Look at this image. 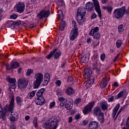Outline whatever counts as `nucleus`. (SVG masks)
Here are the masks:
<instances>
[{
	"instance_id": "nucleus-1",
	"label": "nucleus",
	"mask_w": 129,
	"mask_h": 129,
	"mask_svg": "<svg viewBox=\"0 0 129 129\" xmlns=\"http://www.w3.org/2000/svg\"><path fill=\"white\" fill-rule=\"evenodd\" d=\"M86 15V9L84 7H80L78 9L77 21L79 25H82L84 22L83 17Z\"/></svg>"
},
{
	"instance_id": "nucleus-2",
	"label": "nucleus",
	"mask_w": 129,
	"mask_h": 129,
	"mask_svg": "<svg viewBox=\"0 0 129 129\" xmlns=\"http://www.w3.org/2000/svg\"><path fill=\"white\" fill-rule=\"evenodd\" d=\"M58 122L57 118H50L43 123V127L45 129H52V127H57L58 126Z\"/></svg>"
},
{
	"instance_id": "nucleus-3",
	"label": "nucleus",
	"mask_w": 129,
	"mask_h": 129,
	"mask_svg": "<svg viewBox=\"0 0 129 129\" xmlns=\"http://www.w3.org/2000/svg\"><path fill=\"white\" fill-rule=\"evenodd\" d=\"M125 14V6L115 9L113 13V18L119 20L124 16Z\"/></svg>"
},
{
	"instance_id": "nucleus-4",
	"label": "nucleus",
	"mask_w": 129,
	"mask_h": 129,
	"mask_svg": "<svg viewBox=\"0 0 129 129\" xmlns=\"http://www.w3.org/2000/svg\"><path fill=\"white\" fill-rule=\"evenodd\" d=\"M35 78L36 80L33 83V88H38L44 80V76L41 73H37L35 75Z\"/></svg>"
},
{
	"instance_id": "nucleus-5",
	"label": "nucleus",
	"mask_w": 129,
	"mask_h": 129,
	"mask_svg": "<svg viewBox=\"0 0 129 129\" xmlns=\"http://www.w3.org/2000/svg\"><path fill=\"white\" fill-rule=\"evenodd\" d=\"M18 84V87L20 89H24V88H26L27 86H28V83H29V82L28 80L26 79H20L17 82Z\"/></svg>"
},
{
	"instance_id": "nucleus-6",
	"label": "nucleus",
	"mask_w": 129,
	"mask_h": 129,
	"mask_svg": "<svg viewBox=\"0 0 129 129\" xmlns=\"http://www.w3.org/2000/svg\"><path fill=\"white\" fill-rule=\"evenodd\" d=\"M94 103H95V102L92 101L91 103L88 104V105L86 106L83 110V113L84 114H88V113L91 111V109H92L93 106H94Z\"/></svg>"
},
{
	"instance_id": "nucleus-7",
	"label": "nucleus",
	"mask_w": 129,
	"mask_h": 129,
	"mask_svg": "<svg viewBox=\"0 0 129 129\" xmlns=\"http://www.w3.org/2000/svg\"><path fill=\"white\" fill-rule=\"evenodd\" d=\"M16 12L19 13V14H22V13H24L25 11V3L18 2L16 4Z\"/></svg>"
},
{
	"instance_id": "nucleus-8",
	"label": "nucleus",
	"mask_w": 129,
	"mask_h": 129,
	"mask_svg": "<svg viewBox=\"0 0 129 129\" xmlns=\"http://www.w3.org/2000/svg\"><path fill=\"white\" fill-rule=\"evenodd\" d=\"M50 16V11H46L43 10L39 14L37 15L38 19H43V18H48Z\"/></svg>"
},
{
	"instance_id": "nucleus-9",
	"label": "nucleus",
	"mask_w": 129,
	"mask_h": 129,
	"mask_svg": "<svg viewBox=\"0 0 129 129\" xmlns=\"http://www.w3.org/2000/svg\"><path fill=\"white\" fill-rule=\"evenodd\" d=\"M94 4V8L96 12L97 13L98 17L101 19V10H100V6L99 3L97 0H92Z\"/></svg>"
},
{
	"instance_id": "nucleus-10",
	"label": "nucleus",
	"mask_w": 129,
	"mask_h": 129,
	"mask_svg": "<svg viewBox=\"0 0 129 129\" xmlns=\"http://www.w3.org/2000/svg\"><path fill=\"white\" fill-rule=\"evenodd\" d=\"M78 34V32H77V29L73 28L70 36L71 41H74L76 38H77Z\"/></svg>"
},
{
	"instance_id": "nucleus-11",
	"label": "nucleus",
	"mask_w": 129,
	"mask_h": 129,
	"mask_svg": "<svg viewBox=\"0 0 129 129\" xmlns=\"http://www.w3.org/2000/svg\"><path fill=\"white\" fill-rule=\"evenodd\" d=\"M14 106H15V96H14V95H12L10 105H7L6 107H8L9 111H13Z\"/></svg>"
},
{
	"instance_id": "nucleus-12",
	"label": "nucleus",
	"mask_w": 129,
	"mask_h": 129,
	"mask_svg": "<svg viewBox=\"0 0 129 129\" xmlns=\"http://www.w3.org/2000/svg\"><path fill=\"white\" fill-rule=\"evenodd\" d=\"M35 103L37 105H43L45 104V98L44 97H37Z\"/></svg>"
},
{
	"instance_id": "nucleus-13",
	"label": "nucleus",
	"mask_w": 129,
	"mask_h": 129,
	"mask_svg": "<svg viewBox=\"0 0 129 129\" xmlns=\"http://www.w3.org/2000/svg\"><path fill=\"white\" fill-rule=\"evenodd\" d=\"M65 107L68 110L71 109L73 107V103H72L70 99H66L65 101Z\"/></svg>"
},
{
	"instance_id": "nucleus-14",
	"label": "nucleus",
	"mask_w": 129,
	"mask_h": 129,
	"mask_svg": "<svg viewBox=\"0 0 129 129\" xmlns=\"http://www.w3.org/2000/svg\"><path fill=\"white\" fill-rule=\"evenodd\" d=\"M86 9L88 12L93 11V9H94V4H93L92 2H88L86 4Z\"/></svg>"
},
{
	"instance_id": "nucleus-15",
	"label": "nucleus",
	"mask_w": 129,
	"mask_h": 129,
	"mask_svg": "<svg viewBox=\"0 0 129 129\" xmlns=\"http://www.w3.org/2000/svg\"><path fill=\"white\" fill-rule=\"evenodd\" d=\"M101 113H102V112H101L100 107L97 106L96 107L94 108L93 114L95 116H97Z\"/></svg>"
},
{
	"instance_id": "nucleus-16",
	"label": "nucleus",
	"mask_w": 129,
	"mask_h": 129,
	"mask_svg": "<svg viewBox=\"0 0 129 129\" xmlns=\"http://www.w3.org/2000/svg\"><path fill=\"white\" fill-rule=\"evenodd\" d=\"M90 129H97L98 127V122L96 121H92L89 123Z\"/></svg>"
},
{
	"instance_id": "nucleus-17",
	"label": "nucleus",
	"mask_w": 129,
	"mask_h": 129,
	"mask_svg": "<svg viewBox=\"0 0 129 129\" xmlns=\"http://www.w3.org/2000/svg\"><path fill=\"white\" fill-rule=\"evenodd\" d=\"M97 66H98V59L96 58L94 59V63L92 64V69L93 70H95V69H96V71L99 72L100 70L97 68Z\"/></svg>"
},
{
	"instance_id": "nucleus-18",
	"label": "nucleus",
	"mask_w": 129,
	"mask_h": 129,
	"mask_svg": "<svg viewBox=\"0 0 129 129\" xmlns=\"http://www.w3.org/2000/svg\"><path fill=\"white\" fill-rule=\"evenodd\" d=\"M66 93L67 95H73L75 93V91L71 87H69L66 90Z\"/></svg>"
},
{
	"instance_id": "nucleus-19",
	"label": "nucleus",
	"mask_w": 129,
	"mask_h": 129,
	"mask_svg": "<svg viewBox=\"0 0 129 129\" xmlns=\"http://www.w3.org/2000/svg\"><path fill=\"white\" fill-rule=\"evenodd\" d=\"M18 120V113L11 112V115L10 116V120L16 121Z\"/></svg>"
},
{
	"instance_id": "nucleus-20",
	"label": "nucleus",
	"mask_w": 129,
	"mask_h": 129,
	"mask_svg": "<svg viewBox=\"0 0 129 129\" xmlns=\"http://www.w3.org/2000/svg\"><path fill=\"white\" fill-rule=\"evenodd\" d=\"M119 107H120V104H119V103H118L116 104V105L114 108V109L113 110V112L112 114V116L113 118H114V117H115V115H116V113H117V111H118V109H119Z\"/></svg>"
},
{
	"instance_id": "nucleus-21",
	"label": "nucleus",
	"mask_w": 129,
	"mask_h": 129,
	"mask_svg": "<svg viewBox=\"0 0 129 129\" xmlns=\"http://www.w3.org/2000/svg\"><path fill=\"white\" fill-rule=\"evenodd\" d=\"M98 31H99L98 27H92L89 32L90 36H93L95 33H98Z\"/></svg>"
},
{
	"instance_id": "nucleus-22",
	"label": "nucleus",
	"mask_w": 129,
	"mask_h": 129,
	"mask_svg": "<svg viewBox=\"0 0 129 129\" xmlns=\"http://www.w3.org/2000/svg\"><path fill=\"white\" fill-rule=\"evenodd\" d=\"M44 91L45 88H41L39 89L36 93V96L37 97H44V96H43V94L44 93Z\"/></svg>"
},
{
	"instance_id": "nucleus-23",
	"label": "nucleus",
	"mask_w": 129,
	"mask_h": 129,
	"mask_svg": "<svg viewBox=\"0 0 129 129\" xmlns=\"http://www.w3.org/2000/svg\"><path fill=\"white\" fill-rule=\"evenodd\" d=\"M106 85H107V81L106 80V78H104L102 79V81L100 84V86L101 88H104Z\"/></svg>"
},
{
	"instance_id": "nucleus-24",
	"label": "nucleus",
	"mask_w": 129,
	"mask_h": 129,
	"mask_svg": "<svg viewBox=\"0 0 129 129\" xmlns=\"http://www.w3.org/2000/svg\"><path fill=\"white\" fill-rule=\"evenodd\" d=\"M98 120L100 122V123H102L104 122V114L103 113H101L100 114L98 115Z\"/></svg>"
},
{
	"instance_id": "nucleus-25",
	"label": "nucleus",
	"mask_w": 129,
	"mask_h": 129,
	"mask_svg": "<svg viewBox=\"0 0 129 129\" xmlns=\"http://www.w3.org/2000/svg\"><path fill=\"white\" fill-rule=\"evenodd\" d=\"M88 60H89V56H88L87 55H84L81 58V61L82 63H87L88 61Z\"/></svg>"
},
{
	"instance_id": "nucleus-26",
	"label": "nucleus",
	"mask_w": 129,
	"mask_h": 129,
	"mask_svg": "<svg viewBox=\"0 0 129 129\" xmlns=\"http://www.w3.org/2000/svg\"><path fill=\"white\" fill-rule=\"evenodd\" d=\"M101 108L102 110H107V108H108V105L107 103L105 102L101 103Z\"/></svg>"
},
{
	"instance_id": "nucleus-27",
	"label": "nucleus",
	"mask_w": 129,
	"mask_h": 129,
	"mask_svg": "<svg viewBox=\"0 0 129 129\" xmlns=\"http://www.w3.org/2000/svg\"><path fill=\"white\" fill-rule=\"evenodd\" d=\"M57 50L56 48H54L53 51H51L48 55H47L46 57L47 59H51L52 58V56H54V53L56 52V51Z\"/></svg>"
},
{
	"instance_id": "nucleus-28",
	"label": "nucleus",
	"mask_w": 129,
	"mask_h": 129,
	"mask_svg": "<svg viewBox=\"0 0 129 129\" xmlns=\"http://www.w3.org/2000/svg\"><path fill=\"white\" fill-rule=\"evenodd\" d=\"M58 20H62L64 19V15H63V12H62V10H60L58 11Z\"/></svg>"
},
{
	"instance_id": "nucleus-29",
	"label": "nucleus",
	"mask_w": 129,
	"mask_h": 129,
	"mask_svg": "<svg viewBox=\"0 0 129 129\" xmlns=\"http://www.w3.org/2000/svg\"><path fill=\"white\" fill-rule=\"evenodd\" d=\"M60 56H61V51H57L56 50L53 54V57L55 59H59Z\"/></svg>"
},
{
	"instance_id": "nucleus-30",
	"label": "nucleus",
	"mask_w": 129,
	"mask_h": 129,
	"mask_svg": "<svg viewBox=\"0 0 129 129\" xmlns=\"http://www.w3.org/2000/svg\"><path fill=\"white\" fill-rule=\"evenodd\" d=\"M65 24L66 22L64 21H61L60 23V25H59V30L60 31H64L65 29Z\"/></svg>"
},
{
	"instance_id": "nucleus-31",
	"label": "nucleus",
	"mask_w": 129,
	"mask_h": 129,
	"mask_svg": "<svg viewBox=\"0 0 129 129\" xmlns=\"http://www.w3.org/2000/svg\"><path fill=\"white\" fill-rule=\"evenodd\" d=\"M19 66V62L17 61L12 62L11 63V66L12 68V69H15V68H18Z\"/></svg>"
},
{
	"instance_id": "nucleus-32",
	"label": "nucleus",
	"mask_w": 129,
	"mask_h": 129,
	"mask_svg": "<svg viewBox=\"0 0 129 129\" xmlns=\"http://www.w3.org/2000/svg\"><path fill=\"white\" fill-rule=\"evenodd\" d=\"M103 10H105V11H107L109 14H111V12H112V7L110 6L103 7Z\"/></svg>"
},
{
	"instance_id": "nucleus-33",
	"label": "nucleus",
	"mask_w": 129,
	"mask_h": 129,
	"mask_svg": "<svg viewBox=\"0 0 129 129\" xmlns=\"http://www.w3.org/2000/svg\"><path fill=\"white\" fill-rule=\"evenodd\" d=\"M7 81L8 82H9L10 84H15V83H17V81H16V79L11 78L10 77L7 78Z\"/></svg>"
},
{
	"instance_id": "nucleus-34",
	"label": "nucleus",
	"mask_w": 129,
	"mask_h": 129,
	"mask_svg": "<svg viewBox=\"0 0 129 129\" xmlns=\"http://www.w3.org/2000/svg\"><path fill=\"white\" fill-rule=\"evenodd\" d=\"M7 26L9 28H12L14 29V21H8L7 22Z\"/></svg>"
},
{
	"instance_id": "nucleus-35",
	"label": "nucleus",
	"mask_w": 129,
	"mask_h": 129,
	"mask_svg": "<svg viewBox=\"0 0 129 129\" xmlns=\"http://www.w3.org/2000/svg\"><path fill=\"white\" fill-rule=\"evenodd\" d=\"M85 76L87 77H90L91 76V74H92V71L91 70H86L85 71Z\"/></svg>"
},
{
	"instance_id": "nucleus-36",
	"label": "nucleus",
	"mask_w": 129,
	"mask_h": 129,
	"mask_svg": "<svg viewBox=\"0 0 129 129\" xmlns=\"http://www.w3.org/2000/svg\"><path fill=\"white\" fill-rule=\"evenodd\" d=\"M63 93L64 92L60 89H58L56 90V95H58L59 96H62Z\"/></svg>"
},
{
	"instance_id": "nucleus-37",
	"label": "nucleus",
	"mask_w": 129,
	"mask_h": 129,
	"mask_svg": "<svg viewBox=\"0 0 129 129\" xmlns=\"http://www.w3.org/2000/svg\"><path fill=\"white\" fill-rule=\"evenodd\" d=\"M16 102L17 104H18V105H22V103L23 102V100H22V98H21L20 97H17Z\"/></svg>"
},
{
	"instance_id": "nucleus-38",
	"label": "nucleus",
	"mask_w": 129,
	"mask_h": 129,
	"mask_svg": "<svg viewBox=\"0 0 129 129\" xmlns=\"http://www.w3.org/2000/svg\"><path fill=\"white\" fill-rule=\"evenodd\" d=\"M94 83V79L93 78H90L88 80L87 83V85H92Z\"/></svg>"
},
{
	"instance_id": "nucleus-39",
	"label": "nucleus",
	"mask_w": 129,
	"mask_h": 129,
	"mask_svg": "<svg viewBox=\"0 0 129 129\" xmlns=\"http://www.w3.org/2000/svg\"><path fill=\"white\" fill-rule=\"evenodd\" d=\"M93 36H94V39H96V40L100 38V34L98 32L94 33Z\"/></svg>"
},
{
	"instance_id": "nucleus-40",
	"label": "nucleus",
	"mask_w": 129,
	"mask_h": 129,
	"mask_svg": "<svg viewBox=\"0 0 129 129\" xmlns=\"http://www.w3.org/2000/svg\"><path fill=\"white\" fill-rule=\"evenodd\" d=\"M64 2H63V0H58V2H57V5L58 6L59 8H61Z\"/></svg>"
},
{
	"instance_id": "nucleus-41",
	"label": "nucleus",
	"mask_w": 129,
	"mask_h": 129,
	"mask_svg": "<svg viewBox=\"0 0 129 129\" xmlns=\"http://www.w3.org/2000/svg\"><path fill=\"white\" fill-rule=\"evenodd\" d=\"M44 80L50 81V74L49 73H46L44 75Z\"/></svg>"
},
{
	"instance_id": "nucleus-42",
	"label": "nucleus",
	"mask_w": 129,
	"mask_h": 129,
	"mask_svg": "<svg viewBox=\"0 0 129 129\" xmlns=\"http://www.w3.org/2000/svg\"><path fill=\"white\" fill-rule=\"evenodd\" d=\"M116 46L117 48H120V47L121 46V41L120 40H117L116 42Z\"/></svg>"
},
{
	"instance_id": "nucleus-43",
	"label": "nucleus",
	"mask_w": 129,
	"mask_h": 129,
	"mask_svg": "<svg viewBox=\"0 0 129 129\" xmlns=\"http://www.w3.org/2000/svg\"><path fill=\"white\" fill-rule=\"evenodd\" d=\"M118 32H123V25H120L119 26H118Z\"/></svg>"
},
{
	"instance_id": "nucleus-44",
	"label": "nucleus",
	"mask_w": 129,
	"mask_h": 129,
	"mask_svg": "<svg viewBox=\"0 0 129 129\" xmlns=\"http://www.w3.org/2000/svg\"><path fill=\"white\" fill-rule=\"evenodd\" d=\"M122 110H123V108H120L119 110L118 111L116 117L114 118V120H116V119L117 118V116H118V115L120 114V112H121Z\"/></svg>"
},
{
	"instance_id": "nucleus-45",
	"label": "nucleus",
	"mask_w": 129,
	"mask_h": 129,
	"mask_svg": "<svg viewBox=\"0 0 129 129\" xmlns=\"http://www.w3.org/2000/svg\"><path fill=\"white\" fill-rule=\"evenodd\" d=\"M118 98H121L123 96V91H120L117 95Z\"/></svg>"
},
{
	"instance_id": "nucleus-46",
	"label": "nucleus",
	"mask_w": 129,
	"mask_h": 129,
	"mask_svg": "<svg viewBox=\"0 0 129 129\" xmlns=\"http://www.w3.org/2000/svg\"><path fill=\"white\" fill-rule=\"evenodd\" d=\"M67 98H64V97H58V100L60 102H64V101H66Z\"/></svg>"
},
{
	"instance_id": "nucleus-47",
	"label": "nucleus",
	"mask_w": 129,
	"mask_h": 129,
	"mask_svg": "<svg viewBox=\"0 0 129 129\" xmlns=\"http://www.w3.org/2000/svg\"><path fill=\"white\" fill-rule=\"evenodd\" d=\"M20 25H21V21L14 22L13 27L14 28L16 26H19Z\"/></svg>"
},
{
	"instance_id": "nucleus-48",
	"label": "nucleus",
	"mask_w": 129,
	"mask_h": 129,
	"mask_svg": "<svg viewBox=\"0 0 129 129\" xmlns=\"http://www.w3.org/2000/svg\"><path fill=\"white\" fill-rule=\"evenodd\" d=\"M88 123V121L85 120H83L82 122L81 123V125L82 126L87 125Z\"/></svg>"
},
{
	"instance_id": "nucleus-49",
	"label": "nucleus",
	"mask_w": 129,
	"mask_h": 129,
	"mask_svg": "<svg viewBox=\"0 0 129 129\" xmlns=\"http://www.w3.org/2000/svg\"><path fill=\"white\" fill-rule=\"evenodd\" d=\"M33 124H34V126L35 127H37V125H38V122L37 121V118H34L33 119Z\"/></svg>"
},
{
	"instance_id": "nucleus-50",
	"label": "nucleus",
	"mask_w": 129,
	"mask_h": 129,
	"mask_svg": "<svg viewBox=\"0 0 129 129\" xmlns=\"http://www.w3.org/2000/svg\"><path fill=\"white\" fill-rule=\"evenodd\" d=\"M100 59L101 61H104V59H105V54L102 53L100 55Z\"/></svg>"
},
{
	"instance_id": "nucleus-51",
	"label": "nucleus",
	"mask_w": 129,
	"mask_h": 129,
	"mask_svg": "<svg viewBox=\"0 0 129 129\" xmlns=\"http://www.w3.org/2000/svg\"><path fill=\"white\" fill-rule=\"evenodd\" d=\"M49 80H44V81L43 83V86H46V85H48V83H49Z\"/></svg>"
},
{
	"instance_id": "nucleus-52",
	"label": "nucleus",
	"mask_w": 129,
	"mask_h": 129,
	"mask_svg": "<svg viewBox=\"0 0 129 129\" xmlns=\"http://www.w3.org/2000/svg\"><path fill=\"white\" fill-rule=\"evenodd\" d=\"M114 100V97L113 96L109 97L108 98V100L109 102H112L113 100Z\"/></svg>"
},
{
	"instance_id": "nucleus-53",
	"label": "nucleus",
	"mask_w": 129,
	"mask_h": 129,
	"mask_svg": "<svg viewBox=\"0 0 129 129\" xmlns=\"http://www.w3.org/2000/svg\"><path fill=\"white\" fill-rule=\"evenodd\" d=\"M32 72H33V70H29L28 71H27L26 73L27 76H30V75H31V74H32Z\"/></svg>"
},
{
	"instance_id": "nucleus-54",
	"label": "nucleus",
	"mask_w": 129,
	"mask_h": 129,
	"mask_svg": "<svg viewBox=\"0 0 129 129\" xmlns=\"http://www.w3.org/2000/svg\"><path fill=\"white\" fill-rule=\"evenodd\" d=\"M17 18H18V15L16 14H13L10 16V19H13L14 20H16V19Z\"/></svg>"
},
{
	"instance_id": "nucleus-55",
	"label": "nucleus",
	"mask_w": 129,
	"mask_h": 129,
	"mask_svg": "<svg viewBox=\"0 0 129 129\" xmlns=\"http://www.w3.org/2000/svg\"><path fill=\"white\" fill-rule=\"evenodd\" d=\"M80 102H81V99H80V98L77 99L75 101L76 104H78V103H80Z\"/></svg>"
},
{
	"instance_id": "nucleus-56",
	"label": "nucleus",
	"mask_w": 129,
	"mask_h": 129,
	"mask_svg": "<svg viewBox=\"0 0 129 129\" xmlns=\"http://www.w3.org/2000/svg\"><path fill=\"white\" fill-rule=\"evenodd\" d=\"M73 80H74V79H73V78H72V77L71 76L68 77V82H73Z\"/></svg>"
},
{
	"instance_id": "nucleus-57",
	"label": "nucleus",
	"mask_w": 129,
	"mask_h": 129,
	"mask_svg": "<svg viewBox=\"0 0 129 129\" xmlns=\"http://www.w3.org/2000/svg\"><path fill=\"white\" fill-rule=\"evenodd\" d=\"M55 84L57 85V86H61V81L60 80L56 81Z\"/></svg>"
},
{
	"instance_id": "nucleus-58",
	"label": "nucleus",
	"mask_w": 129,
	"mask_h": 129,
	"mask_svg": "<svg viewBox=\"0 0 129 129\" xmlns=\"http://www.w3.org/2000/svg\"><path fill=\"white\" fill-rule=\"evenodd\" d=\"M35 94H36V91H32L30 93V97H34V96H35Z\"/></svg>"
},
{
	"instance_id": "nucleus-59",
	"label": "nucleus",
	"mask_w": 129,
	"mask_h": 129,
	"mask_svg": "<svg viewBox=\"0 0 129 129\" xmlns=\"http://www.w3.org/2000/svg\"><path fill=\"white\" fill-rule=\"evenodd\" d=\"M98 45H99V41H98L96 43H93V46L94 48H96V47H97V46H98Z\"/></svg>"
},
{
	"instance_id": "nucleus-60",
	"label": "nucleus",
	"mask_w": 129,
	"mask_h": 129,
	"mask_svg": "<svg viewBox=\"0 0 129 129\" xmlns=\"http://www.w3.org/2000/svg\"><path fill=\"white\" fill-rule=\"evenodd\" d=\"M10 87L11 88H13V89H15V88H16V83L14 84H10Z\"/></svg>"
},
{
	"instance_id": "nucleus-61",
	"label": "nucleus",
	"mask_w": 129,
	"mask_h": 129,
	"mask_svg": "<svg viewBox=\"0 0 129 129\" xmlns=\"http://www.w3.org/2000/svg\"><path fill=\"white\" fill-rule=\"evenodd\" d=\"M6 69L8 71L9 70H12V69H13V68H12V66H11V67L6 65Z\"/></svg>"
},
{
	"instance_id": "nucleus-62",
	"label": "nucleus",
	"mask_w": 129,
	"mask_h": 129,
	"mask_svg": "<svg viewBox=\"0 0 129 129\" xmlns=\"http://www.w3.org/2000/svg\"><path fill=\"white\" fill-rule=\"evenodd\" d=\"M96 17H97V15H96V14H95V13H94L92 14V15L91 16V19H96Z\"/></svg>"
},
{
	"instance_id": "nucleus-63",
	"label": "nucleus",
	"mask_w": 129,
	"mask_h": 129,
	"mask_svg": "<svg viewBox=\"0 0 129 129\" xmlns=\"http://www.w3.org/2000/svg\"><path fill=\"white\" fill-rule=\"evenodd\" d=\"M79 118H80V114H77L75 117V119H79Z\"/></svg>"
},
{
	"instance_id": "nucleus-64",
	"label": "nucleus",
	"mask_w": 129,
	"mask_h": 129,
	"mask_svg": "<svg viewBox=\"0 0 129 129\" xmlns=\"http://www.w3.org/2000/svg\"><path fill=\"white\" fill-rule=\"evenodd\" d=\"M125 13L126 14V15L127 16H129V9H127L126 10H125Z\"/></svg>"
}]
</instances>
